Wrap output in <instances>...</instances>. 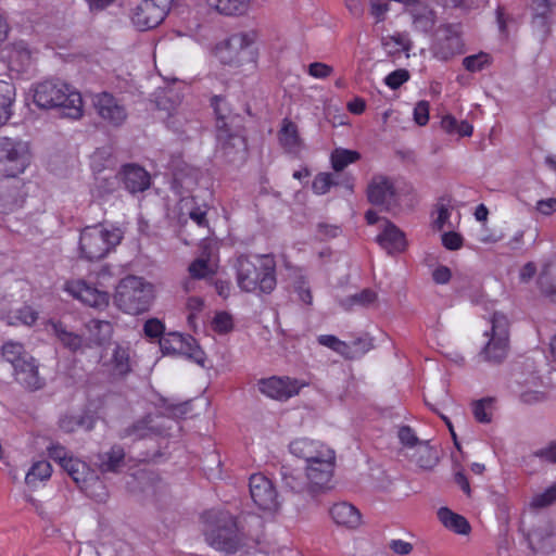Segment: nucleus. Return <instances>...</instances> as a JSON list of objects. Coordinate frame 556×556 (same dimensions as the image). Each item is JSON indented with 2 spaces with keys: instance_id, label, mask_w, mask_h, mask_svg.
Returning <instances> with one entry per match:
<instances>
[{
  "instance_id": "obj_9",
  "label": "nucleus",
  "mask_w": 556,
  "mask_h": 556,
  "mask_svg": "<svg viewBox=\"0 0 556 556\" xmlns=\"http://www.w3.org/2000/svg\"><path fill=\"white\" fill-rule=\"evenodd\" d=\"M0 162L4 164L7 177L15 178L23 174L30 162L28 144L8 137L0 138Z\"/></svg>"
},
{
  "instance_id": "obj_31",
  "label": "nucleus",
  "mask_w": 556,
  "mask_h": 556,
  "mask_svg": "<svg viewBox=\"0 0 556 556\" xmlns=\"http://www.w3.org/2000/svg\"><path fill=\"white\" fill-rule=\"evenodd\" d=\"M119 186V179L113 173L99 175L94 178V182L90 189V194L93 201H106Z\"/></svg>"
},
{
  "instance_id": "obj_13",
  "label": "nucleus",
  "mask_w": 556,
  "mask_h": 556,
  "mask_svg": "<svg viewBox=\"0 0 556 556\" xmlns=\"http://www.w3.org/2000/svg\"><path fill=\"white\" fill-rule=\"evenodd\" d=\"M431 50L434 58L441 61L451 60L455 55L463 53L464 43L459 26L455 24L440 26L434 33Z\"/></svg>"
},
{
  "instance_id": "obj_51",
  "label": "nucleus",
  "mask_w": 556,
  "mask_h": 556,
  "mask_svg": "<svg viewBox=\"0 0 556 556\" xmlns=\"http://www.w3.org/2000/svg\"><path fill=\"white\" fill-rule=\"evenodd\" d=\"M437 16L432 10L422 9L414 15V26L416 29L427 33L431 30L435 24Z\"/></svg>"
},
{
  "instance_id": "obj_4",
  "label": "nucleus",
  "mask_w": 556,
  "mask_h": 556,
  "mask_svg": "<svg viewBox=\"0 0 556 556\" xmlns=\"http://www.w3.org/2000/svg\"><path fill=\"white\" fill-rule=\"evenodd\" d=\"M123 231L113 225L98 224L85 227L79 235L80 258L94 262L108 256L123 239Z\"/></svg>"
},
{
  "instance_id": "obj_16",
  "label": "nucleus",
  "mask_w": 556,
  "mask_h": 556,
  "mask_svg": "<svg viewBox=\"0 0 556 556\" xmlns=\"http://www.w3.org/2000/svg\"><path fill=\"white\" fill-rule=\"evenodd\" d=\"M172 0H142L132 11L131 22L139 30L156 27L169 11Z\"/></svg>"
},
{
  "instance_id": "obj_47",
  "label": "nucleus",
  "mask_w": 556,
  "mask_h": 556,
  "mask_svg": "<svg viewBox=\"0 0 556 556\" xmlns=\"http://www.w3.org/2000/svg\"><path fill=\"white\" fill-rule=\"evenodd\" d=\"M94 425V419L91 416H64L60 420V428L65 432L75 431L77 428L91 430Z\"/></svg>"
},
{
  "instance_id": "obj_26",
  "label": "nucleus",
  "mask_w": 556,
  "mask_h": 556,
  "mask_svg": "<svg viewBox=\"0 0 556 556\" xmlns=\"http://www.w3.org/2000/svg\"><path fill=\"white\" fill-rule=\"evenodd\" d=\"M48 325L51 327L52 332L60 344L73 352H84L87 350L85 338L67 328L62 321L50 320Z\"/></svg>"
},
{
  "instance_id": "obj_32",
  "label": "nucleus",
  "mask_w": 556,
  "mask_h": 556,
  "mask_svg": "<svg viewBox=\"0 0 556 556\" xmlns=\"http://www.w3.org/2000/svg\"><path fill=\"white\" fill-rule=\"evenodd\" d=\"M9 67L17 73L26 71L33 63L30 50L24 42H15L8 49Z\"/></svg>"
},
{
  "instance_id": "obj_54",
  "label": "nucleus",
  "mask_w": 556,
  "mask_h": 556,
  "mask_svg": "<svg viewBox=\"0 0 556 556\" xmlns=\"http://www.w3.org/2000/svg\"><path fill=\"white\" fill-rule=\"evenodd\" d=\"M336 184L333 175L330 173L318 174L313 181V190L316 194H325Z\"/></svg>"
},
{
  "instance_id": "obj_5",
  "label": "nucleus",
  "mask_w": 556,
  "mask_h": 556,
  "mask_svg": "<svg viewBox=\"0 0 556 556\" xmlns=\"http://www.w3.org/2000/svg\"><path fill=\"white\" fill-rule=\"evenodd\" d=\"M113 300L124 313L139 315L151 306L154 300V287L141 277L127 276L116 286Z\"/></svg>"
},
{
  "instance_id": "obj_37",
  "label": "nucleus",
  "mask_w": 556,
  "mask_h": 556,
  "mask_svg": "<svg viewBox=\"0 0 556 556\" xmlns=\"http://www.w3.org/2000/svg\"><path fill=\"white\" fill-rule=\"evenodd\" d=\"M218 13L227 16H240L248 12L250 0H206Z\"/></svg>"
},
{
  "instance_id": "obj_29",
  "label": "nucleus",
  "mask_w": 556,
  "mask_h": 556,
  "mask_svg": "<svg viewBox=\"0 0 556 556\" xmlns=\"http://www.w3.org/2000/svg\"><path fill=\"white\" fill-rule=\"evenodd\" d=\"M122 175L125 188L130 193L143 192L151 185L150 174L138 165H125Z\"/></svg>"
},
{
  "instance_id": "obj_44",
  "label": "nucleus",
  "mask_w": 556,
  "mask_h": 556,
  "mask_svg": "<svg viewBox=\"0 0 556 556\" xmlns=\"http://www.w3.org/2000/svg\"><path fill=\"white\" fill-rule=\"evenodd\" d=\"M174 181L182 189L190 190L197 185L198 170L186 163L175 166L173 169Z\"/></svg>"
},
{
  "instance_id": "obj_59",
  "label": "nucleus",
  "mask_w": 556,
  "mask_h": 556,
  "mask_svg": "<svg viewBox=\"0 0 556 556\" xmlns=\"http://www.w3.org/2000/svg\"><path fill=\"white\" fill-rule=\"evenodd\" d=\"M295 292L299 295V299L309 305L313 302V295L308 286V282L305 277H299V279L294 283Z\"/></svg>"
},
{
  "instance_id": "obj_46",
  "label": "nucleus",
  "mask_w": 556,
  "mask_h": 556,
  "mask_svg": "<svg viewBox=\"0 0 556 556\" xmlns=\"http://www.w3.org/2000/svg\"><path fill=\"white\" fill-rule=\"evenodd\" d=\"M317 341L320 345L329 348L330 350L337 352L338 354L348 357L354 358L355 352L352 351V348L349 343L341 341L339 338L332 334H321L317 338Z\"/></svg>"
},
{
  "instance_id": "obj_30",
  "label": "nucleus",
  "mask_w": 556,
  "mask_h": 556,
  "mask_svg": "<svg viewBox=\"0 0 556 556\" xmlns=\"http://www.w3.org/2000/svg\"><path fill=\"white\" fill-rule=\"evenodd\" d=\"M555 541L553 527L547 522L538 526L528 534L529 546L535 553L549 552Z\"/></svg>"
},
{
  "instance_id": "obj_15",
  "label": "nucleus",
  "mask_w": 556,
  "mask_h": 556,
  "mask_svg": "<svg viewBox=\"0 0 556 556\" xmlns=\"http://www.w3.org/2000/svg\"><path fill=\"white\" fill-rule=\"evenodd\" d=\"M62 468L89 496L94 497L97 501L104 500L105 493L102 482L94 476L85 462L72 456L64 463Z\"/></svg>"
},
{
  "instance_id": "obj_53",
  "label": "nucleus",
  "mask_w": 556,
  "mask_h": 556,
  "mask_svg": "<svg viewBox=\"0 0 556 556\" xmlns=\"http://www.w3.org/2000/svg\"><path fill=\"white\" fill-rule=\"evenodd\" d=\"M376 300V293L369 289H365L362 292L348 298L342 302L345 308H350L354 305H368Z\"/></svg>"
},
{
  "instance_id": "obj_10",
  "label": "nucleus",
  "mask_w": 556,
  "mask_h": 556,
  "mask_svg": "<svg viewBox=\"0 0 556 556\" xmlns=\"http://www.w3.org/2000/svg\"><path fill=\"white\" fill-rule=\"evenodd\" d=\"M402 188L400 182L386 175H375L367 185L368 201L387 210L397 205L401 201Z\"/></svg>"
},
{
  "instance_id": "obj_24",
  "label": "nucleus",
  "mask_w": 556,
  "mask_h": 556,
  "mask_svg": "<svg viewBox=\"0 0 556 556\" xmlns=\"http://www.w3.org/2000/svg\"><path fill=\"white\" fill-rule=\"evenodd\" d=\"M15 380L25 389L35 391L45 386V379L39 374V365L35 357L29 356L14 372Z\"/></svg>"
},
{
  "instance_id": "obj_50",
  "label": "nucleus",
  "mask_w": 556,
  "mask_h": 556,
  "mask_svg": "<svg viewBox=\"0 0 556 556\" xmlns=\"http://www.w3.org/2000/svg\"><path fill=\"white\" fill-rule=\"evenodd\" d=\"M151 416L135 422L131 427L124 430L122 438L139 439L146 437L150 431H154V427L151 426Z\"/></svg>"
},
{
  "instance_id": "obj_2",
  "label": "nucleus",
  "mask_w": 556,
  "mask_h": 556,
  "mask_svg": "<svg viewBox=\"0 0 556 556\" xmlns=\"http://www.w3.org/2000/svg\"><path fill=\"white\" fill-rule=\"evenodd\" d=\"M204 522L205 541L214 549L230 555L245 545L248 534L231 514L208 511L204 515Z\"/></svg>"
},
{
  "instance_id": "obj_3",
  "label": "nucleus",
  "mask_w": 556,
  "mask_h": 556,
  "mask_svg": "<svg viewBox=\"0 0 556 556\" xmlns=\"http://www.w3.org/2000/svg\"><path fill=\"white\" fill-rule=\"evenodd\" d=\"M276 262L269 254L240 256L237 261V283L244 292L270 293L276 287Z\"/></svg>"
},
{
  "instance_id": "obj_27",
  "label": "nucleus",
  "mask_w": 556,
  "mask_h": 556,
  "mask_svg": "<svg viewBox=\"0 0 556 556\" xmlns=\"http://www.w3.org/2000/svg\"><path fill=\"white\" fill-rule=\"evenodd\" d=\"M114 327L109 320L91 319L85 324L87 349L102 345L110 341L113 336Z\"/></svg>"
},
{
  "instance_id": "obj_48",
  "label": "nucleus",
  "mask_w": 556,
  "mask_h": 556,
  "mask_svg": "<svg viewBox=\"0 0 556 556\" xmlns=\"http://www.w3.org/2000/svg\"><path fill=\"white\" fill-rule=\"evenodd\" d=\"M494 400L491 397L481 399L472 404V413L477 421L488 424L492 420Z\"/></svg>"
},
{
  "instance_id": "obj_21",
  "label": "nucleus",
  "mask_w": 556,
  "mask_h": 556,
  "mask_svg": "<svg viewBox=\"0 0 556 556\" xmlns=\"http://www.w3.org/2000/svg\"><path fill=\"white\" fill-rule=\"evenodd\" d=\"M101 366L112 377H124L131 370L130 352L127 346L115 344L111 352L101 356Z\"/></svg>"
},
{
  "instance_id": "obj_39",
  "label": "nucleus",
  "mask_w": 556,
  "mask_h": 556,
  "mask_svg": "<svg viewBox=\"0 0 556 556\" xmlns=\"http://www.w3.org/2000/svg\"><path fill=\"white\" fill-rule=\"evenodd\" d=\"M412 460L422 469H432L439 462L437 451L428 442L417 444L410 455Z\"/></svg>"
},
{
  "instance_id": "obj_40",
  "label": "nucleus",
  "mask_w": 556,
  "mask_h": 556,
  "mask_svg": "<svg viewBox=\"0 0 556 556\" xmlns=\"http://www.w3.org/2000/svg\"><path fill=\"white\" fill-rule=\"evenodd\" d=\"M2 356L13 367V372L22 366L24 361L31 356L23 346L22 343L15 341H8L2 345Z\"/></svg>"
},
{
  "instance_id": "obj_34",
  "label": "nucleus",
  "mask_w": 556,
  "mask_h": 556,
  "mask_svg": "<svg viewBox=\"0 0 556 556\" xmlns=\"http://www.w3.org/2000/svg\"><path fill=\"white\" fill-rule=\"evenodd\" d=\"M16 90L12 83L0 80V126L8 123L13 114Z\"/></svg>"
},
{
  "instance_id": "obj_25",
  "label": "nucleus",
  "mask_w": 556,
  "mask_h": 556,
  "mask_svg": "<svg viewBox=\"0 0 556 556\" xmlns=\"http://www.w3.org/2000/svg\"><path fill=\"white\" fill-rule=\"evenodd\" d=\"M329 515L338 527L356 529L362 523V515L359 510L348 502L333 504L329 509Z\"/></svg>"
},
{
  "instance_id": "obj_42",
  "label": "nucleus",
  "mask_w": 556,
  "mask_h": 556,
  "mask_svg": "<svg viewBox=\"0 0 556 556\" xmlns=\"http://www.w3.org/2000/svg\"><path fill=\"white\" fill-rule=\"evenodd\" d=\"M125 452L123 447L114 445L106 453L99 455V467L102 472H114L123 464Z\"/></svg>"
},
{
  "instance_id": "obj_45",
  "label": "nucleus",
  "mask_w": 556,
  "mask_h": 556,
  "mask_svg": "<svg viewBox=\"0 0 556 556\" xmlns=\"http://www.w3.org/2000/svg\"><path fill=\"white\" fill-rule=\"evenodd\" d=\"M361 159V154L357 151L337 148L330 155L332 168L336 172L343 170L350 164L355 163Z\"/></svg>"
},
{
  "instance_id": "obj_62",
  "label": "nucleus",
  "mask_w": 556,
  "mask_h": 556,
  "mask_svg": "<svg viewBox=\"0 0 556 556\" xmlns=\"http://www.w3.org/2000/svg\"><path fill=\"white\" fill-rule=\"evenodd\" d=\"M534 456L543 462L556 464V439L534 452Z\"/></svg>"
},
{
  "instance_id": "obj_1",
  "label": "nucleus",
  "mask_w": 556,
  "mask_h": 556,
  "mask_svg": "<svg viewBox=\"0 0 556 556\" xmlns=\"http://www.w3.org/2000/svg\"><path fill=\"white\" fill-rule=\"evenodd\" d=\"M33 99L38 108L60 109L62 115L72 119H78L84 114L80 92L59 79H49L35 85Z\"/></svg>"
},
{
  "instance_id": "obj_60",
  "label": "nucleus",
  "mask_w": 556,
  "mask_h": 556,
  "mask_svg": "<svg viewBox=\"0 0 556 556\" xmlns=\"http://www.w3.org/2000/svg\"><path fill=\"white\" fill-rule=\"evenodd\" d=\"M333 72V68L326 64V63H321V62H314V63H311L307 67V73L314 77V78H317V79H324L326 77H328L329 75H331Z\"/></svg>"
},
{
  "instance_id": "obj_52",
  "label": "nucleus",
  "mask_w": 556,
  "mask_h": 556,
  "mask_svg": "<svg viewBox=\"0 0 556 556\" xmlns=\"http://www.w3.org/2000/svg\"><path fill=\"white\" fill-rule=\"evenodd\" d=\"M490 63L491 58L485 52L468 55L463 60L464 67L472 73L482 71L484 67L489 66Z\"/></svg>"
},
{
  "instance_id": "obj_7",
  "label": "nucleus",
  "mask_w": 556,
  "mask_h": 556,
  "mask_svg": "<svg viewBox=\"0 0 556 556\" xmlns=\"http://www.w3.org/2000/svg\"><path fill=\"white\" fill-rule=\"evenodd\" d=\"M490 324V330L484 331L486 341L480 354L489 363H501L509 351V320L505 314L495 312Z\"/></svg>"
},
{
  "instance_id": "obj_61",
  "label": "nucleus",
  "mask_w": 556,
  "mask_h": 556,
  "mask_svg": "<svg viewBox=\"0 0 556 556\" xmlns=\"http://www.w3.org/2000/svg\"><path fill=\"white\" fill-rule=\"evenodd\" d=\"M397 435L403 445L413 450L422 442L418 440L413 429L407 426L400 428Z\"/></svg>"
},
{
  "instance_id": "obj_63",
  "label": "nucleus",
  "mask_w": 556,
  "mask_h": 556,
  "mask_svg": "<svg viewBox=\"0 0 556 556\" xmlns=\"http://www.w3.org/2000/svg\"><path fill=\"white\" fill-rule=\"evenodd\" d=\"M551 5L548 0H534L533 10L535 11L534 21L535 25L545 24V15L549 12Z\"/></svg>"
},
{
  "instance_id": "obj_14",
  "label": "nucleus",
  "mask_w": 556,
  "mask_h": 556,
  "mask_svg": "<svg viewBox=\"0 0 556 556\" xmlns=\"http://www.w3.org/2000/svg\"><path fill=\"white\" fill-rule=\"evenodd\" d=\"M163 354H177L192 359L200 366H204V352L197 344L191 336H184L180 332H168L159 340Z\"/></svg>"
},
{
  "instance_id": "obj_23",
  "label": "nucleus",
  "mask_w": 556,
  "mask_h": 556,
  "mask_svg": "<svg viewBox=\"0 0 556 556\" xmlns=\"http://www.w3.org/2000/svg\"><path fill=\"white\" fill-rule=\"evenodd\" d=\"M376 241L389 254L402 252L406 248L404 232L390 220H382Z\"/></svg>"
},
{
  "instance_id": "obj_36",
  "label": "nucleus",
  "mask_w": 556,
  "mask_h": 556,
  "mask_svg": "<svg viewBox=\"0 0 556 556\" xmlns=\"http://www.w3.org/2000/svg\"><path fill=\"white\" fill-rule=\"evenodd\" d=\"M279 141L281 146L290 153H298L301 150L302 141L299 136L296 125L285 118L282 121V126L279 131Z\"/></svg>"
},
{
  "instance_id": "obj_33",
  "label": "nucleus",
  "mask_w": 556,
  "mask_h": 556,
  "mask_svg": "<svg viewBox=\"0 0 556 556\" xmlns=\"http://www.w3.org/2000/svg\"><path fill=\"white\" fill-rule=\"evenodd\" d=\"M538 285L545 295L556 300V254L544 263Z\"/></svg>"
},
{
  "instance_id": "obj_17",
  "label": "nucleus",
  "mask_w": 556,
  "mask_h": 556,
  "mask_svg": "<svg viewBox=\"0 0 556 556\" xmlns=\"http://www.w3.org/2000/svg\"><path fill=\"white\" fill-rule=\"evenodd\" d=\"M306 386L307 383L304 380L288 376H273L258 381V390L262 394L281 402L298 395Z\"/></svg>"
},
{
  "instance_id": "obj_19",
  "label": "nucleus",
  "mask_w": 556,
  "mask_h": 556,
  "mask_svg": "<svg viewBox=\"0 0 556 556\" xmlns=\"http://www.w3.org/2000/svg\"><path fill=\"white\" fill-rule=\"evenodd\" d=\"M292 455L305 462V465L317 464L323 459H336L334 451L327 444L308 439L298 438L289 444Z\"/></svg>"
},
{
  "instance_id": "obj_57",
  "label": "nucleus",
  "mask_w": 556,
  "mask_h": 556,
  "mask_svg": "<svg viewBox=\"0 0 556 556\" xmlns=\"http://www.w3.org/2000/svg\"><path fill=\"white\" fill-rule=\"evenodd\" d=\"M164 324L156 318L148 319L143 326L144 334L151 339L161 338L162 336H164Z\"/></svg>"
},
{
  "instance_id": "obj_43",
  "label": "nucleus",
  "mask_w": 556,
  "mask_h": 556,
  "mask_svg": "<svg viewBox=\"0 0 556 556\" xmlns=\"http://www.w3.org/2000/svg\"><path fill=\"white\" fill-rule=\"evenodd\" d=\"M52 467L47 460H38L33 464L25 476V483L28 486H36L38 482L48 480L51 477Z\"/></svg>"
},
{
  "instance_id": "obj_11",
  "label": "nucleus",
  "mask_w": 556,
  "mask_h": 556,
  "mask_svg": "<svg viewBox=\"0 0 556 556\" xmlns=\"http://www.w3.org/2000/svg\"><path fill=\"white\" fill-rule=\"evenodd\" d=\"M250 496L254 505L266 515H274L280 508L277 490L269 478L254 473L249 480Z\"/></svg>"
},
{
  "instance_id": "obj_28",
  "label": "nucleus",
  "mask_w": 556,
  "mask_h": 556,
  "mask_svg": "<svg viewBox=\"0 0 556 556\" xmlns=\"http://www.w3.org/2000/svg\"><path fill=\"white\" fill-rule=\"evenodd\" d=\"M517 383L519 384L518 394L521 402L532 405L542 403L547 399L542 381L535 375L517 379Z\"/></svg>"
},
{
  "instance_id": "obj_58",
  "label": "nucleus",
  "mask_w": 556,
  "mask_h": 556,
  "mask_svg": "<svg viewBox=\"0 0 556 556\" xmlns=\"http://www.w3.org/2000/svg\"><path fill=\"white\" fill-rule=\"evenodd\" d=\"M409 78V74L406 70H396L390 73L386 78L384 83L391 89H397Z\"/></svg>"
},
{
  "instance_id": "obj_6",
  "label": "nucleus",
  "mask_w": 556,
  "mask_h": 556,
  "mask_svg": "<svg viewBox=\"0 0 556 556\" xmlns=\"http://www.w3.org/2000/svg\"><path fill=\"white\" fill-rule=\"evenodd\" d=\"M258 38L255 29L232 34L216 47V54L220 62L230 65L255 62L258 56Z\"/></svg>"
},
{
  "instance_id": "obj_8",
  "label": "nucleus",
  "mask_w": 556,
  "mask_h": 556,
  "mask_svg": "<svg viewBox=\"0 0 556 556\" xmlns=\"http://www.w3.org/2000/svg\"><path fill=\"white\" fill-rule=\"evenodd\" d=\"M216 114V130L217 140L226 153H230L231 150L236 152H244L245 140L242 136L232 132L230 125L233 117L230 115L227 103L220 97H214L212 101Z\"/></svg>"
},
{
  "instance_id": "obj_55",
  "label": "nucleus",
  "mask_w": 556,
  "mask_h": 556,
  "mask_svg": "<svg viewBox=\"0 0 556 556\" xmlns=\"http://www.w3.org/2000/svg\"><path fill=\"white\" fill-rule=\"evenodd\" d=\"M232 327V317L226 312L217 313L212 320V328L218 333H227Z\"/></svg>"
},
{
  "instance_id": "obj_18",
  "label": "nucleus",
  "mask_w": 556,
  "mask_h": 556,
  "mask_svg": "<svg viewBox=\"0 0 556 556\" xmlns=\"http://www.w3.org/2000/svg\"><path fill=\"white\" fill-rule=\"evenodd\" d=\"M92 104L98 116L108 126L119 127L127 119L128 113L125 105L109 92L94 94Z\"/></svg>"
},
{
  "instance_id": "obj_20",
  "label": "nucleus",
  "mask_w": 556,
  "mask_h": 556,
  "mask_svg": "<svg viewBox=\"0 0 556 556\" xmlns=\"http://www.w3.org/2000/svg\"><path fill=\"white\" fill-rule=\"evenodd\" d=\"M336 459H323L317 464L305 465L307 492L317 494L330 489Z\"/></svg>"
},
{
  "instance_id": "obj_41",
  "label": "nucleus",
  "mask_w": 556,
  "mask_h": 556,
  "mask_svg": "<svg viewBox=\"0 0 556 556\" xmlns=\"http://www.w3.org/2000/svg\"><path fill=\"white\" fill-rule=\"evenodd\" d=\"M39 317V313L30 305H22L11 311L7 316V323L12 326H33Z\"/></svg>"
},
{
  "instance_id": "obj_38",
  "label": "nucleus",
  "mask_w": 556,
  "mask_h": 556,
  "mask_svg": "<svg viewBox=\"0 0 556 556\" xmlns=\"http://www.w3.org/2000/svg\"><path fill=\"white\" fill-rule=\"evenodd\" d=\"M438 518L445 528L458 534H467L470 526L465 517L452 511L447 507H441L438 510Z\"/></svg>"
},
{
  "instance_id": "obj_64",
  "label": "nucleus",
  "mask_w": 556,
  "mask_h": 556,
  "mask_svg": "<svg viewBox=\"0 0 556 556\" xmlns=\"http://www.w3.org/2000/svg\"><path fill=\"white\" fill-rule=\"evenodd\" d=\"M414 119L419 126H425L429 121V103L419 101L414 109Z\"/></svg>"
},
{
  "instance_id": "obj_12",
  "label": "nucleus",
  "mask_w": 556,
  "mask_h": 556,
  "mask_svg": "<svg viewBox=\"0 0 556 556\" xmlns=\"http://www.w3.org/2000/svg\"><path fill=\"white\" fill-rule=\"evenodd\" d=\"M64 291H66L75 300L81 304L96 308L104 309L110 303V293L89 282L85 279H73L68 280L64 285Z\"/></svg>"
},
{
  "instance_id": "obj_22",
  "label": "nucleus",
  "mask_w": 556,
  "mask_h": 556,
  "mask_svg": "<svg viewBox=\"0 0 556 556\" xmlns=\"http://www.w3.org/2000/svg\"><path fill=\"white\" fill-rule=\"evenodd\" d=\"M21 189L22 185L17 179H0V213H12L22 205L24 198Z\"/></svg>"
},
{
  "instance_id": "obj_35",
  "label": "nucleus",
  "mask_w": 556,
  "mask_h": 556,
  "mask_svg": "<svg viewBox=\"0 0 556 556\" xmlns=\"http://www.w3.org/2000/svg\"><path fill=\"white\" fill-rule=\"evenodd\" d=\"M217 260L210 254H202L195 258L188 267L190 276L194 279H205L214 276L217 273Z\"/></svg>"
},
{
  "instance_id": "obj_56",
  "label": "nucleus",
  "mask_w": 556,
  "mask_h": 556,
  "mask_svg": "<svg viewBox=\"0 0 556 556\" xmlns=\"http://www.w3.org/2000/svg\"><path fill=\"white\" fill-rule=\"evenodd\" d=\"M282 480L285 485L294 492L301 493L307 491V482L303 481L301 477L291 470L282 472Z\"/></svg>"
},
{
  "instance_id": "obj_49",
  "label": "nucleus",
  "mask_w": 556,
  "mask_h": 556,
  "mask_svg": "<svg viewBox=\"0 0 556 556\" xmlns=\"http://www.w3.org/2000/svg\"><path fill=\"white\" fill-rule=\"evenodd\" d=\"M556 502V483H553L545 490L533 494L530 500L531 508H545Z\"/></svg>"
}]
</instances>
